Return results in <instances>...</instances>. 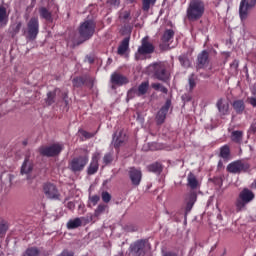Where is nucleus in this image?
I'll return each mask as SVG.
<instances>
[{
    "label": "nucleus",
    "mask_w": 256,
    "mask_h": 256,
    "mask_svg": "<svg viewBox=\"0 0 256 256\" xmlns=\"http://www.w3.org/2000/svg\"><path fill=\"white\" fill-rule=\"evenodd\" d=\"M187 186L190 187L191 191L186 194L185 196V217L191 213V209H193V206L195 203H197V192H195V189H199V180H197V176L190 172L187 177Z\"/></svg>",
    "instance_id": "obj_1"
},
{
    "label": "nucleus",
    "mask_w": 256,
    "mask_h": 256,
    "mask_svg": "<svg viewBox=\"0 0 256 256\" xmlns=\"http://www.w3.org/2000/svg\"><path fill=\"white\" fill-rule=\"evenodd\" d=\"M148 71L154 79L162 81V83H167L171 80V72L167 69V64L165 62H155L150 64Z\"/></svg>",
    "instance_id": "obj_2"
},
{
    "label": "nucleus",
    "mask_w": 256,
    "mask_h": 256,
    "mask_svg": "<svg viewBox=\"0 0 256 256\" xmlns=\"http://www.w3.org/2000/svg\"><path fill=\"white\" fill-rule=\"evenodd\" d=\"M205 13V3L201 0H192L187 8L189 21H199Z\"/></svg>",
    "instance_id": "obj_3"
},
{
    "label": "nucleus",
    "mask_w": 256,
    "mask_h": 256,
    "mask_svg": "<svg viewBox=\"0 0 256 256\" xmlns=\"http://www.w3.org/2000/svg\"><path fill=\"white\" fill-rule=\"evenodd\" d=\"M255 199V193L249 190V188H244L238 195L236 199L235 206L237 213L241 211H245L247 209V205L251 203Z\"/></svg>",
    "instance_id": "obj_4"
},
{
    "label": "nucleus",
    "mask_w": 256,
    "mask_h": 256,
    "mask_svg": "<svg viewBox=\"0 0 256 256\" xmlns=\"http://www.w3.org/2000/svg\"><path fill=\"white\" fill-rule=\"evenodd\" d=\"M97 27V23L94 20H86L82 22L78 28V33L80 35V39L83 41H89L95 35V29Z\"/></svg>",
    "instance_id": "obj_5"
},
{
    "label": "nucleus",
    "mask_w": 256,
    "mask_h": 256,
    "mask_svg": "<svg viewBox=\"0 0 256 256\" xmlns=\"http://www.w3.org/2000/svg\"><path fill=\"white\" fill-rule=\"evenodd\" d=\"M87 163H89V156L80 155L78 157H74L68 164V168L72 173H81L85 167H87Z\"/></svg>",
    "instance_id": "obj_6"
},
{
    "label": "nucleus",
    "mask_w": 256,
    "mask_h": 256,
    "mask_svg": "<svg viewBox=\"0 0 256 256\" xmlns=\"http://www.w3.org/2000/svg\"><path fill=\"white\" fill-rule=\"evenodd\" d=\"M228 173L239 175V173H247L251 169V164L244 160H236L227 165Z\"/></svg>",
    "instance_id": "obj_7"
},
{
    "label": "nucleus",
    "mask_w": 256,
    "mask_h": 256,
    "mask_svg": "<svg viewBox=\"0 0 256 256\" xmlns=\"http://www.w3.org/2000/svg\"><path fill=\"white\" fill-rule=\"evenodd\" d=\"M43 193L47 199L51 201H59L61 199V193H59V188L57 185L51 182H46L43 184Z\"/></svg>",
    "instance_id": "obj_8"
},
{
    "label": "nucleus",
    "mask_w": 256,
    "mask_h": 256,
    "mask_svg": "<svg viewBox=\"0 0 256 256\" xmlns=\"http://www.w3.org/2000/svg\"><path fill=\"white\" fill-rule=\"evenodd\" d=\"M65 146L60 143H54L50 146H42L39 148V153L43 157H57L63 151Z\"/></svg>",
    "instance_id": "obj_9"
},
{
    "label": "nucleus",
    "mask_w": 256,
    "mask_h": 256,
    "mask_svg": "<svg viewBox=\"0 0 256 256\" xmlns=\"http://www.w3.org/2000/svg\"><path fill=\"white\" fill-rule=\"evenodd\" d=\"M27 35L28 41H35L37 35H39V18L32 17L27 23Z\"/></svg>",
    "instance_id": "obj_10"
},
{
    "label": "nucleus",
    "mask_w": 256,
    "mask_h": 256,
    "mask_svg": "<svg viewBox=\"0 0 256 256\" xmlns=\"http://www.w3.org/2000/svg\"><path fill=\"white\" fill-rule=\"evenodd\" d=\"M256 5V0H241L239 5V15L241 21H245L249 17V11Z\"/></svg>",
    "instance_id": "obj_11"
},
{
    "label": "nucleus",
    "mask_w": 256,
    "mask_h": 256,
    "mask_svg": "<svg viewBox=\"0 0 256 256\" xmlns=\"http://www.w3.org/2000/svg\"><path fill=\"white\" fill-rule=\"evenodd\" d=\"M125 141H127V134H125L123 130H118L113 134L112 145L117 153H119V149L125 145Z\"/></svg>",
    "instance_id": "obj_12"
},
{
    "label": "nucleus",
    "mask_w": 256,
    "mask_h": 256,
    "mask_svg": "<svg viewBox=\"0 0 256 256\" xmlns=\"http://www.w3.org/2000/svg\"><path fill=\"white\" fill-rule=\"evenodd\" d=\"M72 85L77 89H80L81 87H83V85L89 87L90 89H93V78L88 75L75 77L72 80Z\"/></svg>",
    "instance_id": "obj_13"
},
{
    "label": "nucleus",
    "mask_w": 256,
    "mask_h": 256,
    "mask_svg": "<svg viewBox=\"0 0 256 256\" xmlns=\"http://www.w3.org/2000/svg\"><path fill=\"white\" fill-rule=\"evenodd\" d=\"M209 63V52H207V50H203L197 56L196 71H201V69H207L209 67Z\"/></svg>",
    "instance_id": "obj_14"
},
{
    "label": "nucleus",
    "mask_w": 256,
    "mask_h": 256,
    "mask_svg": "<svg viewBox=\"0 0 256 256\" xmlns=\"http://www.w3.org/2000/svg\"><path fill=\"white\" fill-rule=\"evenodd\" d=\"M128 175L134 187H139V185H141V179H143V173L141 172L140 169L132 167L130 168Z\"/></svg>",
    "instance_id": "obj_15"
},
{
    "label": "nucleus",
    "mask_w": 256,
    "mask_h": 256,
    "mask_svg": "<svg viewBox=\"0 0 256 256\" xmlns=\"http://www.w3.org/2000/svg\"><path fill=\"white\" fill-rule=\"evenodd\" d=\"M155 52V46L151 42H149V38L144 37L142 39V44L138 47L139 55H151V53Z\"/></svg>",
    "instance_id": "obj_16"
},
{
    "label": "nucleus",
    "mask_w": 256,
    "mask_h": 256,
    "mask_svg": "<svg viewBox=\"0 0 256 256\" xmlns=\"http://www.w3.org/2000/svg\"><path fill=\"white\" fill-rule=\"evenodd\" d=\"M171 108V100H167L165 105L161 107L156 115L158 125H163L165 123V119H167V114L169 113V109Z\"/></svg>",
    "instance_id": "obj_17"
},
{
    "label": "nucleus",
    "mask_w": 256,
    "mask_h": 256,
    "mask_svg": "<svg viewBox=\"0 0 256 256\" xmlns=\"http://www.w3.org/2000/svg\"><path fill=\"white\" fill-rule=\"evenodd\" d=\"M130 253L134 256H145V240H137L130 246Z\"/></svg>",
    "instance_id": "obj_18"
},
{
    "label": "nucleus",
    "mask_w": 256,
    "mask_h": 256,
    "mask_svg": "<svg viewBox=\"0 0 256 256\" xmlns=\"http://www.w3.org/2000/svg\"><path fill=\"white\" fill-rule=\"evenodd\" d=\"M99 159H101V153L96 152L92 155V160L87 169L88 175H95L99 171Z\"/></svg>",
    "instance_id": "obj_19"
},
{
    "label": "nucleus",
    "mask_w": 256,
    "mask_h": 256,
    "mask_svg": "<svg viewBox=\"0 0 256 256\" xmlns=\"http://www.w3.org/2000/svg\"><path fill=\"white\" fill-rule=\"evenodd\" d=\"M216 107L220 117L229 115V102L225 98H219L216 102Z\"/></svg>",
    "instance_id": "obj_20"
},
{
    "label": "nucleus",
    "mask_w": 256,
    "mask_h": 256,
    "mask_svg": "<svg viewBox=\"0 0 256 256\" xmlns=\"http://www.w3.org/2000/svg\"><path fill=\"white\" fill-rule=\"evenodd\" d=\"M111 83L112 85H117L118 87H123V85H127L129 83V78L126 76L119 74L117 72L111 75Z\"/></svg>",
    "instance_id": "obj_21"
},
{
    "label": "nucleus",
    "mask_w": 256,
    "mask_h": 256,
    "mask_svg": "<svg viewBox=\"0 0 256 256\" xmlns=\"http://www.w3.org/2000/svg\"><path fill=\"white\" fill-rule=\"evenodd\" d=\"M33 171V163H31V161H29V157H26L22 167H21V175H29V173H31Z\"/></svg>",
    "instance_id": "obj_22"
},
{
    "label": "nucleus",
    "mask_w": 256,
    "mask_h": 256,
    "mask_svg": "<svg viewBox=\"0 0 256 256\" xmlns=\"http://www.w3.org/2000/svg\"><path fill=\"white\" fill-rule=\"evenodd\" d=\"M129 41V37H126L121 41L120 45L118 46V55H125V53H127V51L129 50Z\"/></svg>",
    "instance_id": "obj_23"
},
{
    "label": "nucleus",
    "mask_w": 256,
    "mask_h": 256,
    "mask_svg": "<svg viewBox=\"0 0 256 256\" xmlns=\"http://www.w3.org/2000/svg\"><path fill=\"white\" fill-rule=\"evenodd\" d=\"M232 107L237 115H243V111H245V102L243 100H235Z\"/></svg>",
    "instance_id": "obj_24"
},
{
    "label": "nucleus",
    "mask_w": 256,
    "mask_h": 256,
    "mask_svg": "<svg viewBox=\"0 0 256 256\" xmlns=\"http://www.w3.org/2000/svg\"><path fill=\"white\" fill-rule=\"evenodd\" d=\"M219 157L224 159V161H229V159H231V148L229 145H224L220 148Z\"/></svg>",
    "instance_id": "obj_25"
},
{
    "label": "nucleus",
    "mask_w": 256,
    "mask_h": 256,
    "mask_svg": "<svg viewBox=\"0 0 256 256\" xmlns=\"http://www.w3.org/2000/svg\"><path fill=\"white\" fill-rule=\"evenodd\" d=\"M231 141L233 143H237L238 145H241L243 143V131L241 130H235L231 133Z\"/></svg>",
    "instance_id": "obj_26"
},
{
    "label": "nucleus",
    "mask_w": 256,
    "mask_h": 256,
    "mask_svg": "<svg viewBox=\"0 0 256 256\" xmlns=\"http://www.w3.org/2000/svg\"><path fill=\"white\" fill-rule=\"evenodd\" d=\"M81 225H83V218H75L69 220L66 227L67 229H78V227H81Z\"/></svg>",
    "instance_id": "obj_27"
},
{
    "label": "nucleus",
    "mask_w": 256,
    "mask_h": 256,
    "mask_svg": "<svg viewBox=\"0 0 256 256\" xmlns=\"http://www.w3.org/2000/svg\"><path fill=\"white\" fill-rule=\"evenodd\" d=\"M174 37H175V31H173V29H167L164 31L161 41L167 44V43H170V41H173Z\"/></svg>",
    "instance_id": "obj_28"
},
{
    "label": "nucleus",
    "mask_w": 256,
    "mask_h": 256,
    "mask_svg": "<svg viewBox=\"0 0 256 256\" xmlns=\"http://www.w3.org/2000/svg\"><path fill=\"white\" fill-rule=\"evenodd\" d=\"M21 27H23V23L21 22H16L12 24L9 28V33L11 37H17V35H19V31H21Z\"/></svg>",
    "instance_id": "obj_29"
},
{
    "label": "nucleus",
    "mask_w": 256,
    "mask_h": 256,
    "mask_svg": "<svg viewBox=\"0 0 256 256\" xmlns=\"http://www.w3.org/2000/svg\"><path fill=\"white\" fill-rule=\"evenodd\" d=\"M136 90L138 97H143L149 91V81L142 82Z\"/></svg>",
    "instance_id": "obj_30"
},
{
    "label": "nucleus",
    "mask_w": 256,
    "mask_h": 256,
    "mask_svg": "<svg viewBox=\"0 0 256 256\" xmlns=\"http://www.w3.org/2000/svg\"><path fill=\"white\" fill-rule=\"evenodd\" d=\"M40 17L46 21H53V14L46 8L41 7L39 9Z\"/></svg>",
    "instance_id": "obj_31"
},
{
    "label": "nucleus",
    "mask_w": 256,
    "mask_h": 256,
    "mask_svg": "<svg viewBox=\"0 0 256 256\" xmlns=\"http://www.w3.org/2000/svg\"><path fill=\"white\" fill-rule=\"evenodd\" d=\"M155 3H157V0H142V11L149 13V9L155 7Z\"/></svg>",
    "instance_id": "obj_32"
},
{
    "label": "nucleus",
    "mask_w": 256,
    "mask_h": 256,
    "mask_svg": "<svg viewBox=\"0 0 256 256\" xmlns=\"http://www.w3.org/2000/svg\"><path fill=\"white\" fill-rule=\"evenodd\" d=\"M41 255V250L37 247H29L26 249V251L23 253L22 256H39Z\"/></svg>",
    "instance_id": "obj_33"
},
{
    "label": "nucleus",
    "mask_w": 256,
    "mask_h": 256,
    "mask_svg": "<svg viewBox=\"0 0 256 256\" xmlns=\"http://www.w3.org/2000/svg\"><path fill=\"white\" fill-rule=\"evenodd\" d=\"M148 171H150V173H161V171H163V166L161 163L156 162L148 166Z\"/></svg>",
    "instance_id": "obj_34"
},
{
    "label": "nucleus",
    "mask_w": 256,
    "mask_h": 256,
    "mask_svg": "<svg viewBox=\"0 0 256 256\" xmlns=\"http://www.w3.org/2000/svg\"><path fill=\"white\" fill-rule=\"evenodd\" d=\"M7 231H9V222H7V220H2L0 222V237H5Z\"/></svg>",
    "instance_id": "obj_35"
},
{
    "label": "nucleus",
    "mask_w": 256,
    "mask_h": 256,
    "mask_svg": "<svg viewBox=\"0 0 256 256\" xmlns=\"http://www.w3.org/2000/svg\"><path fill=\"white\" fill-rule=\"evenodd\" d=\"M178 60L182 67H185V69H189V67H191V61L189 60L187 55H180Z\"/></svg>",
    "instance_id": "obj_36"
},
{
    "label": "nucleus",
    "mask_w": 256,
    "mask_h": 256,
    "mask_svg": "<svg viewBox=\"0 0 256 256\" xmlns=\"http://www.w3.org/2000/svg\"><path fill=\"white\" fill-rule=\"evenodd\" d=\"M55 97H57V89H55L53 92H48L46 98L47 105H53V103H55Z\"/></svg>",
    "instance_id": "obj_37"
},
{
    "label": "nucleus",
    "mask_w": 256,
    "mask_h": 256,
    "mask_svg": "<svg viewBox=\"0 0 256 256\" xmlns=\"http://www.w3.org/2000/svg\"><path fill=\"white\" fill-rule=\"evenodd\" d=\"M188 85H189V91H193L197 87V82L195 81V74H191L188 77Z\"/></svg>",
    "instance_id": "obj_38"
},
{
    "label": "nucleus",
    "mask_w": 256,
    "mask_h": 256,
    "mask_svg": "<svg viewBox=\"0 0 256 256\" xmlns=\"http://www.w3.org/2000/svg\"><path fill=\"white\" fill-rule=\"evenodd\" d=\"M106 209H107V205L99 204L98 207L95 209L94 217H100V215H103V213H105Z\"/></svg>",
    "instance_id": "obj_39"
},
{
    "label": "nucleus",
    "mask_w": 256,
    "mask_h": 256,
    "mask_svg": "<svg viewBox=\"0 0 256 256\" xmlns=\"http://www.w3.org/2000/svg\"><path fill=\"white\" fill-rule=\"evenodd\" d=\"M113 159H114L113 152L106 153L103 157L104 165H109V164L113 163Z\"/></svg>",
    "instance_id": "obj_40"
},
{
    "label": "nucleus",
    "mask_w": 256,
    "mask_h": 256,
    "mask_svg": "<svg viewBox=\"0 0 256 256\" xmlns=\"http://www.w3.org/2000/svg\"><path fill=\"white\" fill-rule=\"evenodd\" d=\"M135 97H139V92H137V88H131L127 92L128 99H135Z\"/></svg>",
    "instance_id": "obj_41"
},
{
    "label": "nucleus",
    "mask_w": 256,
    "mask_h": 256,
    "mask_svg": "<svg viewBox=\"0 0 256 256\" xmlns=\"http://www.w3.org/2000/svg\"><path fill=\"white\" fill-rule=\"evenodd\" d=\"M7 19V8L0 6V23H3Z\"/></svg>",
    "instance_id": "obj_42"
},
{
    "label": "nucleus",
    "mask_w": 256,
    "mask_h": 256,
    "mask_svg": "<svg viewBox=\"0 0 256 256\" xmlns=\"http://www.w3.org/2000/svg\"><path fill=\"white\" fill-rule=\"evenodd\" d=\"M79 133L82 135V137H85V139H92V137H95L93 133L87 132L85 130H79Z\"/></svg>",
    "instance_id": "obj_43"
},
{
    "label": "nucleus",
    "mask_w": 256,
    "mask_h": 256,
    "mask_svg": "<svg viewBox=\"0 0 256 256\" xmlns=\"http://www.w3.org/2000/svg\"><path fill=\"white\" fill-rule=\"evenodd\" d=\"M120 19H123V21H127V19H131V12L124 11L120 14Z\"/></svg>",
    "instance_id": "obj_44"
},
{
    "label": "nucleus",
    "mask_w": 256,
    "mask_h": 256,
    "mask_svg": "<svg viewBox=\"0 0 256 256\" xmlns=\"http://www.w3.org/2000/svg\"><path fill=\"white\" fill-rule=\"evenodd\" d=\"M102 201L104 203H109V201H111V194H109V192H103L102 193Z\"/></svg>",
    "instance_id": "obj_45"
},
{
    "label": "nucleus",
    "mask_w": 256,
    "mask_h": 256,
    "mask_svg": "<svg viewBox=\"0 0 256 256\" xmlns=\"http://www.w3.org/2000/svg\"><path fill=\"white\" fill-rule=\"evenodd\" d=\"M108 5L111 7H118L121 4L120 0H107Z\"/></svg>",
    "instance_id": "obj_46"
},
{
    "label": "nucleus",
    "mask_w": 256,
    "mask_h": 256,
    "mask_svg": "<svg viewBox=\"0 0 256 256\" xmlns=\"http://www.w3.org/2000/svg\"><path fill=\"white\" fill-rule=\"evenodd\" d=\"M247 103H249L252 107H256V98L255 97H248Z\"/></svg>",
    "instance_id": "obj_47"
},
{
    "label": "nucleus",
    "mask_w": 256,
    "mask_h": 256,
    "mask_svg": "<svg viewBox=\"0 0 256 256\" xmlns=\"http://www.w3.org/2000/svg\"><path fill=\"white\" fill-rule=\"evenodd\" d=\"M101 198L99 197V195H94V196H92L91 198H90V201H91V203H93V205H96L97 203H99V200H100Z\"/></svg>",
    "instance_id": "obj_48"
},
{
    "label": "nucleus",
    "mask_w": 256,
    "mask_h": 256,
    "mask_svg": "<svg viewBox=\"0 0 256 256\" xmlns=\"http://www.w3.org/2000/svg\"><path fill=\"white\" fill-rule=\"evenodd\" d=\"M58 256H75V254L69 250H64Z\"/></svg>",
    "instance_id": "obj_49"
},
{
    "label": "nucleus",
    "mask_w": 256,
    "mask_h": 256,
    "mask_svg": "<svg viewBox=\"0 0 256 256\" xmlns=\"http://www.w3.org/2000/svg\"><path fill=\"white\" fill-rule=\"evenodd\" d=\"M192 97L190 94H184L182 96V100L184 101V103H189V101H191Z\"/></svg>",
    "instance_id": "obj_50"
},
{
    "label": "nucleus",
    "mask_w": 256,
    "mask_h": 256,
    "mask_svg": "<svg viewBox=\"0 0 256 256\" xmlns=\"http://www.w3.org/2000/svg\"><path fill=\"white\" fill-rule=\"evenodd\" d=\"M151 87H152V89H155V91H160L162 85H161V83H153L151 85Z\"/></svg>",
    "instance_id": "obj_51"
},
{
    "label": "nucleus",
    "mask_w": 256,
    "mask_h": 256,
    "mask_svg": "<svg viewBox=\"0 0 256 256\" xmlns=\"http://www.w3.org/2000/svg\"><path fill=\"white\" fill-rule=\"evenodd\" d=\"M66 207L70 209V211H73V209H75V203L70 201L66 204Z\"/></svg>",
    "instance_id": "obj_52"
},
{
    "label": "nucleus",
    "mask_w": 256,
    "mask_h": 256,
    "mask_svg": "<svg viewBox=\"0 0 256 256\" xmlns=\"http://www.w3.org/2000/svg\"><path fill=\"white\" fill-rule=\"evenodd\" d=\"M162 256H178V255L173 251H167V252H164Z\"/></svg>",
    "instance_id": "obj_53"
},
{
    "label": "nucleus",
    "mask_w": 256,
    "mask_h": 256,
    "mask_svg": "<svg viewBox=\"0 0 256 256\" xmlns=\"http://www.w3.org/2000/svg\"><path fill=\"white\" fill-rule=\"evenodd\" d=\"M160 91H161V93H164L165 95H167V93H169V90L167 89V87H165L163 85L160 87Z\"/></svg>",
    "instance_id": "obj_54"
},
{
    "label": "nucleus",
    "mask_w": 256,
    "mask_h": 256,
    "mask_svg": "<svg viewBox=\"0 0 256 256\" xmlns=\"http://www.w3.org/2000/svg\"><path fill=\"white\" fill-rule=\"evenodd\" d=\"M250 131H252V133H256V122H254V123L251 125Z\"/></svg>",
    "instance_id": "obj_55"
},
{
    "label": "nucleus",
    "mask_w": 256,
    "mask_h": 256,
    "mask_svg": "<svg viewBox=\"0 0 256 256\" xmlns=\"http://www.w3.org/2000/svg\"><path fill=\"white\" fill-rule=\"evenodd\" d=\"M200 77H203L204 79H209V77H211V75L210 74H203V73H201Z\"/></svg>",
    "instance_id": "obj_56"
},
{
    "label": "nucleus",
    "mask_w": 256,
    "mask_h": 256,
    "mask_svg": "<svg viewBox=\"0 0 256 256\" xmlns=\"http://www.w3.org/2000/svg\"><path fill=\"white\" fill-rule=\"evenodd\" d=\"M238 67L239 66V62L237 60H234L233 63L231 64V67Z\"/></svg>",
    "instance_id": "obj_57"
},
{
    "label": "nucleus",
    "mask_w": 256,
    "mask_h": 256,
    "mask_svg": "<svg viewBox=\"0 0 256 256\" xmlns=\"http://www.w3.org/2000/svg\"><path fill=\"white\" fill-rule=\"evenodd\" d=\"M62 96H63L64 101H65V99H67V97H68V95H67L66 92H64V93L62 94Z\"/></svg>",
    "instance_id": "obj_58"
},
{
    "label": "nucleus",
    "mask_w": 256,
    "mask_h": 256,
    "mask_svg": "<svg viewBox=\"0 0 256 256\" xmlns=\"http://www.w3.org/2000/svg\"><path fill=\"white\" fill-rule=\"evenodd\" d=\"M127 1H128V3L133 4V3H135L137 0H127Z\"/></svg>",
    "instance_id": "obj_59"
},
{
    "label": "nucleus",
    "mask_w": 256,
    "mask_h": 256,
    "mask_svg": "<svg viewBox=\"0 0 256 256\" xmlns=\"http://www.w3.org/2000/svg\"><path fill=\"white\" fill-rule=\"evenodd\" d=\"M89 63H94V60L90 58Z\"/></svg>",
    "instance_id": "obj_60"
},
{
    "label": "nucleus",
    "mask_w": 256,
    "mask_h": 256,
    "mask_svg": "<svg viewBox=\"0 0 256 256\" xmlns=\"http://www.w3.org/2000/svg\"><path fill=\"white\" fill-rule=\"evenodd\" d=\"M219 165H221V162H219Z\"/></svg>",
    "instance_id": "obj_61"
}]
</instances>
